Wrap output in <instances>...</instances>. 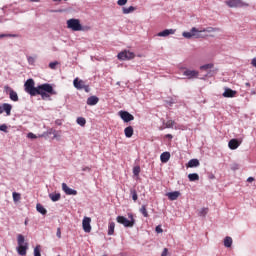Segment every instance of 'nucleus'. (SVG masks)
<instances>
[{
  "instance_id": "nucleus-1",
  "label": "nucleus",
  "mask_w": 256,
  "mask_h": 256,
  "mask_svg": "<svg viewBox=\"0 0 256 256\" xmlns=\"http://www.w3.org/2000/svg\"><path fill=\"white\" fill-rule=\"evenodd\" d=\"M24 87L25 92L31 97L41 95L42 99H47L49 98V95H55L56 93L53 86L49 83H44L35 87V80L31 78L25 82Z\"/></svg>"
},
{
  "instance_id": "nucleus-2",
  "label": "nucleus",
  "mask_w": 256,
  "mask_h": 256,
  "mask_svg": "<svg viewBox=\"0 0 256 256\" xmlns=\"http://www.w3.org/2000/svg\"><path fill=\"white\" fill-rule=\"evenodd\" d=\"M18 247L16 251L18 255L25 256L27 255V249H29V244L25 242V236L23 234H18L17 236Z\"/></svg>"
},
{
  "instance_id": "nucleus-3",
  "label": "nucleus",
  "mask_w": 256,
  "mask_h": 256,
  "mask_svg": "<svg viewBox=\"0 0 256 256\" xmlns=\"http://www.w3.org/2000/svg\"><path fill=\"white\" fill-rule=\"evenodd\" d=\"M128 218H125V216H117L116 217V221L117 223H119L120 225H123L126 228H131L135 226V218H133V214L132 213H128Z\"/></svg>"
},
{
  "instance_id": "nucleus-4",
  "label": "nucleus",
  "mask_w": 256,
  "mask_h": 256,
  "mask_svg": "<svg viewBox=\"0 0 256 256\" xmlns=\"http://www.w3.org/2000/svg\"><path fill=\"white\" fill-rule=\"evenodd\" d=\"M67 27L72 31H83V26L81 25V21L79 19H69L67 20Z\"/></svg>"
},
{
  "instance_id": "nucleus-5",
  "label": "nucleus",
  "mask_w": 256,
  "mask_h": 256,
  "mask_svg": "<svg viewBox=\"0 0 256 256\" xmlns=\"http://www.w3.org/2000/svg\"><path fill=\"white\" fill-rule=\"evenodd\" d=\"M226 5L231 9L249 7V3L244 2L243 0H228L226 1Z\"/></svg>"
},
{
  "instance_id": "nucleus-6",
  "label": "nucleus",
  "mask_w": 256,
  "mask_h": 256,
  "mask_svg": "<svg viewBox=\"0 0 256 256\" xmlns=\"http://www.w3.org/2000/svg\"><path fill=\"white\" fill-rule=\"evenodd\" d=\"M117 57L120 61H129V59L135 58V53H133L129 50H124V51L118 53Z\"/></svg>"
},
{
  "instance_id": "nucleus-7",
  "label": "nucleus",
  "mask_w": 256,
  "mask_h": 256,
  "mask_svg": "<svg viewBox=\"0 0 256 256\" xmlns=\"http://www.w3.org/2000/svg\"><path fill=\"white\" fill-rule=\"evenodd\" d=\"M119 117L122 119V121H124V123H129L135 120V116L125 110L119 111Z\"/></svg>"
},
{
  "instance_id": "nucleus-8",
  "label": "nucleus",
  "mask_w": 256,
  "mask_h": 256,
  "mask_svg": "<svg viewBox=\"0 0 256 256\" xmlns=\"http://www.w3.org/2000/svg\"><path fill=\"white\" fill-rule=\"evenodd\" d=\"M182 36L185 39H193V37H195V39H199V31L197 28L193 27L189 32H183Z\"/></svg>"
},
{
  "instance_id": "nucleus-9",
  "label": "nucleus",
  "mask_w": 256,
  "mask_h": 256,
  "mask_svg": "<svg viewBox=\"0 0 256 256\" xmlns=\"http://www.w3.org/2000/svg\"><path fill=\"white\" fill-rule=\"evenodd\" d=\"M183 75L187 77V79H197L199 77V71L186 69L183 71Z\"/></svg>"
},
{
  "instance_id": "nucleus-10",
  "label": "nucleus",
  "mask_w": 256,
  "mask_h": 256,
  "mask_svg": "<svg viewBox=\"0 0 256 256\" xmlns=\"http://www.w3.org/2000/svg\"><path fill=\"white\" fill-rule=\"evenodd\" d=\"M82 227L85 233H91V218L84 217L82 220Z\"/></svg>"
},
{
  "instance_id": "nucleus-11",
  "label": "nucleus",
  "mask_w": 256,
  "mask_h": 256,
  "mask_svg": "<svg viewBox=\"0 0 256 256\" xmlns=\"http://www.w3.org/2000/svg\"><path fill=\"white\" fill-rule=\"evenodd\" d=\"M11 109H13V106L9 103H3L0 105V115H3V113H6V115H11Z\"/></svg>"
},
{
  "instance_id": "nucleus-12",
  "label": "nucleus",
  "mask_w": 256,
  "mask_h": 256,
  "mask_svg": "<svg viewBox=\"0 0 256 256\" xmlns=\"http://www.w3.org/2000/svg\"><path fill=\"white\" fill-rule=\"evenodd\" d=\"M5 90L8 91L11 101H14V102L19 101V95H17V92H15L13 88L9 86H5Z\"/></svg>"
},
{
  "instance_id": "nucleus-13",
  "label": "nucleus",
  "mask_w": 256,
  "mask_h": 256,
  "mask_svg": "<svg viewBox=\"0 0 256 256\" xmlns=\"http://www.w3.org/2000/svg\"><path fill=\"white\" fill-rule=\"evenodd\" d=\"M223 97H225L226 99H229V98H233L237 95V91L231 89V88H227L225 87L224 88V92H223Z\"/></svg>"
},
{
  "instance_id": "nucleus-14",
  "label": "nucleus",
  "mask_w": 256,
  "mask_h": 256,
  "mask_svg": "<svg viewBox=\"0 0 256 256\" xmlns=\"http://www.w3.org/2000/svg\"><path fill=\"white\" fill-rule=\"evenodd\" d=\"M62 191L65 195H77V190L69 188L66 183H62Z\"/></svg>"
},
{
  "instance_id": "nucleus-15",
  "label": "nucleus",
  "mask_w": 256,
  "mask_h": 256,
  "mask_svg": "<svg viewBox=\"0 0 256 256\" xmlns=\"http://www.w3.org/2000/svg\"><path fill=\"white\" fill-rule=\"evenodd\" d=\"M73 85L75 89H78V91H81L85 87V81L79 80V78H75L73 81Z\"/></svg>"
},
{
  "instance_id": "nucleus-16",
  "label": "nucleus",
  "mask_w": 256,
  "mask_h": 256,
  "mask_svg": "<svg viewBox=\"0 0 256 256\" xmlns=\"http://www.w3.org/2000/svg\"><path fill=\"white\" fill-rule=\"evenodd\" d=\"M175 29H165L157 34L158 37H169V35H175Z\"/></svg>"
},
{
  "instance_id": "nucleus-17",
  "label": "nucleus",
  "mask_w": 256,
  "mask_h": 256,
  "mask_svg": "<svg viewBox=\"0 0 256 256\" xmlns=\"http://www.w3.org/2000/svg\"><path fill=\"white\" fill-rule=\"evenodd\" d=\"M86 103H87V105H90V107H93V106L97 105V103H99V97L90 96L87 98Z\"/></svg>"
},
{
  "instance_id": "nucleus-18",
  "label": "nucleus",
  "mask_w": 256,
  "mask_h": 256,
  "mask_svg": "<svg viewBox=\"0 0 256 256\" xmlns=\"http://www.w3.org/2000/svg\"><path fill=\"white\" fill-rule=\"evenodd\" d=\"M166 195L170 201H177V199H179V195H181V192L179 191L168 192Z\"/></svg>"
},
{
  "instance_id": "nucleus-19",
  "label": "nucleus",
  "mask_w": 256,
  "mask_h": 256,
  "mask_svg": "<svg viewBox=\"0 0 256 256\" xmlns=\"http://www.w3.org/2000/svg\"><path fill=\"white\" fill-rule=\"evenodd\" d=\"M241 145V142L237 139H231L228 143L229 149L235 150Z\"/></svg>"
},
{
  "instance_id": "nucleus-20",
  "label": "nucleus",
  "mask_w": 256,
  "mask_h": 256,
  "mask_svg": "<svg viewBox=\"0 0 256 256\" xmlns=\"http://www.w3.org/2000/svg\"><path fill=\"white\" fill-rule=\"evenodd\" d=\"M133 133V126H128L124 129V135L127 137V139H131V137H133Z\"/></svg>"
},
{
  "instance_id": "nucleus-21",
  "label": "nucleus",
  "mask_w": 256,
  "mask_h": 256,
  "mask_svg": "<svg viewBox=\"0 0 256 256\" xmlns=\"http://www.w3.org/2000/svg\"><path fill=\"white\" fill-rule=\"evenodd\" d=\"M169 159H171V153H169V152H163L160 155V160L162 163H167V161H169Z\"/></svg>"
},
{
  "instance_id": "nucleus-22",
  "label": "nucleus",
  "mask_w": 256,
  "mask_h": 256,
  "mask_svg": "<svg viewBox=\"0 0 256 256\" xmlns=\"http://www.w3.org/2000/svg\"><path fill=\"white\" fill-rule=\"evenodd\" d=\"M199 165H200V162L198 159H191L189 160L187 167H189L190 169H193L195 167H199Z\"/></svg>"
},
{
  "instance_id": "nucleus-23",
  "label": "nucleus",
  "mask_w": 256,
  "mask_h": 256,
  "mask_svg": "<svg viewBox=\"0 0 256 256\" xmlns=\"http://www.w3.org/2000/svg\"><path fill=\"white\" fill-rule=\"evenodd\" d=\"M49 198L51 199V201H53V203H55L61 199V194L60 193H50Z\"/></svg>"
},
{
  "instance_id": "nucleus-24",
  "label": "nucleus",
  "mask_w": 256,
  "mask_h": 256,
  "mask_svg": "<svg viewBox=\"0 0 256 256\" xmlns=\"http://www.w3.org/2000/svg\"><path fill=\"white\" fill-rule=\"evenodd\" d=\"M219 31V28L207 27L199 31V33H215Z\"/></svg>"
},
{
  "instance_id": "nucleus-25",
  "label": "nucleus",
  "mask_w": 256,
  "mask_h": 256,
  "mask_svg": "<svg viewBox=\"0 0 256 256\" xmlns=\"http://www.w3.org/2000/svg\"><path fill=\"white\" fill-rule=\"evenodd\" d=\"M231 245H233V238H231L230 236H226L224 238V247H231Z\"/></svg>"
},
{
  "instance_id": "nucleus-26",
  "label": "nucleus",
  "mask_w": 256,
  "mask_h": 256,
  "mask_svg": "<svg viewBox=\"0 0 256 256\" xmlns=\"http://www.w3.org/2000/svg\"><path fill=\"white\" fill-rule=\"evenodd\" d=\"M36 210H37L38 213H40L41 215H47V209H45V207H43V205H41V204H37V205H36Z\"/></svg>"
},
{
  "instance_id": "nucleus-27",
  "label": "nucleus",
  "mask_w": 256,
  "mask_h": 256,
  "mask_svg": "<svg viewBox=\"0 0 256 256\" xmlns=\"http://www.w3.org/2000/svg\"><path fill=\"white\" fill-rule=\"evenodd\" d=\"M133 11H135V7H133V6H130V7H123L122 8V13L124 14V15H129V13H133Z\"/></svg>"
},
{
  "instance_id": "nucleus-28",
  "label": "nucleus",
  "mask_w": 256,
  "mask_h": 256,
  "mask_svg": "<svg viewBox=\"0 0 256 256\" xmlns=\"http://www.w3.org/2000/svg\"><path fill=\"white\" fill-rule=\"evenodd\" d=\"M115 233V222H110L108 225V235H113Z\"/></svg>"
},
{
  "instance_id": "nucleus-29",
  "label": "nucleus",
  "mask_w": 256,
  "mask_h": 256,
  "mask_svg": "<svg viewBox=\"0 0 256 256\" xmlns=\"http://www.w3.org/2000/svg\"><path fill=\"white\" fill-rule=\"evenodd\" d=\"M207 213H209V208H201L198 211L199 217H207Z\"/></svg>"
},
{
  "instance_id": "nucleus-30",
  "label": "nucleus",
  "mask_w": 256,
  "mask_h": 256,
  "mask_svg": "<svg viewBox=\"0 0 256 256\" xmlns=\"http://www.w3.org/2000/svg\"><path fill=\"white\" fill-rule=\"evenodd\" d=\"M76 123L80 125V127H85L87 120L84 117H78Z\"/></svg>"
},
{
  "instance_id": "nucleus-31",
  "label": "nucleus",
  "mask_w": 256,
  "mask_h": 256,
  "mask_svg": "<svg viewBox=\"0 0 256 256\" xmlns=\"http://www.w3.org/2000/svg\"><path fill=\"white\" fill-rule=\"evenodd\" d=\"M140 213L143 215V217H149V212H147V205L141 206Z\"/></svg>"
},
{
  "instance_id": "nucleus-32",
  "label": "nucleus",
  "mask_w": 256,
  "mask_h": 256,
  "mask_svg": "<svg viewBox=\"0 0 256 256\" xmlns=\"http://www.w3.org/2000/svg\"><path fill=\"white\" fill-rule=\"evenodd\" d=\"M189 181H199V174L191 173L188 175Z\"/></svg>"
},
{
  "instance_id": "nucleus-33",
  "label": "nucleus",
  "mask_w": 256,
  "mask_h": 256,
  "mask_svg": "<svg viewBox=\"0 0 256 256\" xmlns=\"http://www.w3.org/2000/svg\"><path fill=\"white\" fill-rule=\"evenodd\" d=\"M174 126H175V121H173V120H168L165 123V128L166 129H173Z\"/></svg>"
},
{
  "instance_id": "nucleus-34",
  "label": "nucleus",
  "mask_w": 256,
  "mask_h": 256,
  "mask_svg": "<svg viewBox=\"0 0 256 256\" xmlns=\"http://www.w3.org/2000/svg\"><path fill=\"white\" fill-rule=\"evenodd\" d=\"M200 69L202 71H207L208 69H213V63L204 64V65L200 66Z\"/></svg>"
},
{
  "instance_id": "nucleus-35",
  "label": "nucleus",
  "mask_w": 256,
  "mask_h": 256,
  "mask_svg": "<svg viewBox=\"0 0 256 256\" xmlns=\"http://www.w3.org/2000/svg\"><path fill=\"white\" fill-rule=\"evenodd\" d=\"M55 131L53 128H50L47 132L42 134V137H48V135H55Z\"/></svg>"
},
{
  "instance_id": "nucleus-36",
  "label": "nucleus",
  "mask_w": 256,
  "mask_h": 256,
  "mask_svg": "<svg viewBox=\"0 0 256 256\" xmlns=\"http://www.w3.org/2000/svg\"><path fill=\"white\" fill-rule=\"evenodd\" d=\"M141 173V167L139 166H135L133 168V175H135V177H139V174Z\"/></svg>"
},
{
  "instance_id": "nucleus-37",
  "label": "nucleus",
  "mask_w": 256,
  "mask_h": 256,
  "mask_svg": "<svg viewBox=\"0 0 256 256\" xmlns=\"http://www.w3.org/2000/svg\"><path fill=\"white\" fill-rule=\"evenodd\" d=\"M130 193L132 195L133 201H137V199H139V196L137 195V191L135 189H131Z\"/></svg>"
},
{
  "instance_id": "nucleus-38",
  "label": "nucleus",
  "mask_w": 256,
  "mask_h": 256,
  "mask_svg": "<svg viewBox=\"0 0 256 256\" xmlns=\"http://www.w3.org/2000/svg\"><path fill=\"white\" fill-rule=\"evenodd\" d=\"M214 75H217V69L209 70L204 77H214Z\"/></svg>"
},
{
  "instance_id": "nucleus-39",
  "label": "nucleus",
  "mask_w": 256,
  "mask_h": 256,
  "mask_svg": "<svg viewBox=\"0 0 256 256\" xmlns=\"http://www.w3.org/2000/svg\"><path fill=\"white\" fill-rule=\"evenodd\" d=\"M41 246H36L34 248V256H41V249H40Z\"/></svg>"
},
{
  "instance_id": "nucleus-40",
  "label": "nucleus",
  "mask_w": 256,
  "mask_h": 256,
  "mask_svg": "<svg viewBox=\"0 0 256 256\" xmlns=\"http://www.w3.org/2000/svg\"><path fill=\"white\" fill-rule=\"evenodd\" d=\"M5 37H13V38H16L18 37L17 34H0V39H3Z\"/></svg>"
},
{
  "instance_id": "nucleus-41",
  "label": "nucleus",
  "mask_w": 256,
  "mask_h": 256,
  "mask_svg": "<svg viewBox=\"0 0 256 256\" xmlns=\"http://www.w3.org/2000/svg\"><path fill=\"white\" fill-rule=\"evenodd\" d=\"M27 61H28L29 65H35V57L28 56Z\"/></svg>"
},
{
  "instance_id": "nucleus-42",
  "label": "nucleus",
  "mask_w": 256,
  "mask_h": 256,
  "mask_svg": "<svg viewBox=\"0 0 256 256\" xmlns=\"http://www.w3.org/2000/svg\"><path fill=\"white\" fill-rule=\"evenodd\" d=\"M57 65H59V62H58V61H54V62H50V63H49L50 69H56V68H57Z\"/></svg>"
},
{
  "instance_id": "nucleus-43",
  "label": "nucleus",
  "mask_w": 256,
  "mask_h": 256,
  "mask_svg": "<svg viewBox=\"0 0 256 256\" xmlns=\"http://www.w3.org/2000/svg\"><path fill=\"white\" fill-rule=\"evenodd\" d=\"M127 1L128 0H118L117 5H119V7H123L124 5H127Z\"/></svg>"
},
{
  "instance_id": "nucleus-44",
  "label": "nucleus",
  "mask_w": 256,
  "mask_h": 256,
  "mask_svg": "<svg viewBox=\"0 0 256 256\" xmlns=\"http://www.w3.org/2000/svg\"><path fill=\"white\" fill-rule=\"evenodd\" d=\"M28 139H37V135H35L33 132H29L27 134Z\"/></svg>"
},
{
  "instance_id": "nucleus-45",
  "label": "nucleus",
  "mask_w": 256,
  "mask_h": 256,
  "mask_svg": "<svg viewBox=\"0 0 256 256\" xmlns=\"http://www.w3.org/2000/svg\"><path fill=\"white\" fill-rule=\"evenodd\" d=\"M0 131H3V133H7V124L0 125Z\"/></svg>"
},
{
  "instance_id": "nucleus-46",
  "label": "nucleus",
  "mask_w": 256,
  "mask_h": 256,
  "mask_svg": "<svg viewBox=\"0 0 256 256\" xmlns=\"http://www.w3.org/2000/svg\"><path fill=\"white\" fill-rule=\"evenodd\" d=\"M82 89H84L85 93H89L91 91V88L89 87V85L84 84V87H82Z\"/></svg>"
},
{
  "instance_id": "nucleus-47",
  "label": "nucleus",
  "mask_w": 256,
  "mask_h": 256,
  "mask_svg": "<svg viewBox=\"0 0 256 256\" xmlns=\"http://www.w3.org/2000/svg\"><path fill=\"white\" fill-rule=\"evenodd\" d=\"M155 231H156V233H163V228H161V226H156V228H155Z\"/></svg>"
},
{
  "instance_id": "nucleus-48",
  "label": "nucleus",
  "mask_w": 256,
  "mask_h": 256,
  "mask_svg": "<svg viewBox=\"0 0 256 256\" xmlns=\"http://www.w3.org/2000/svg\"><path fill=\"white\" fill-rule=\"evenodd\" d=\"M56 236L61 239V228H57Z\"/></svg>"
},
{
  "instance_id": "nucleus-49",
  "label": "nucleus",
  "mask_w": 256,
  "mask_h": 256,
  "mask_svg": "<svg viewBox=\"0 0 256 256\" xmlns=\"http://www.w3.org/2000/svg\"><path fill=\"white\" fill-rule=\"evenodd\" d=\"M55 125L61 126V125H63V121L61 119H57L55 121Z\"/></svg>"
},
{
  "instance_id": "nucleus-50",
  "label": "nucleus",
  "mask_w": 256,
  "mask_h": 256,
  "mask_svg": "<svg viewBox=\"0 0 256 256\" xmlns=\"http://www.w3.org/2000/svg\"><path fill=\"white\" fill-rule=\"evenodd\" d=\"M82 171H87L89 173V171H91V168L89 166L83 167Z\"/></svg>"
},
{
  "instance_id": "nucleus-51",
  "label": "nucleus",
  "mask_w": 256,
  "mask_h": 256,
  "mask_svg": "<svg viewBox=\"0 0 256 256\" xmlns=\"http://www.w3.org/2000/svg\"><path fill=\"white\" fill-rule=\"evenodd\" d=\"M168 251L169 250L167 248H164L161 256H167Z\"/></svg>"
},
{
  "instance_id": "nucleus-52",
  "label": "nucleus",
  "mask_w": 256,
  "mask_h": 256,
  "mask_svg": "<svg viewBox=\"0 0 256 256\" xmlns=\"http://www.w3.org/2000/svg\"><path fill=\"white\" fill-rule=\"evenodd\" d=\"M232 169H233V171H237V169H239V165L238 164H234L232 166Z\"/></svg>"
},
{
  "instance_id": "nucleus-53",
  "label": "nucleus",
  "mask_w": 256,
  "mask_h": 256,
  "mask_svg": "<svg viewBox=\"0 0 256 256\" xmlns=\"http://www.w3.org/2000/svg\"><path fill=\"white\" fill-rule=\"evenodd\" d=\"M247 181H248V183H253V181H255V178H253V177H248Z\"/></svg>"
},
{
  "instance_id": "nucleus-54",
  "label": "nucleus",
  "mask_w": 256,
  "mask_h": 256,
  "mask_svg": "<svg viewBox=\"0 0 256 256\" xmlns=\"http://www.w3.org/2000/svg\"><path fill=\"white\" fill-rule=\"evenodd\" d=\"M251 65H253L254 67H256V57L252 59Z\"/></svg>"
},
{
  "instance_id": "nucleus-55",
  "label": "nucleus",
  "mask_w": 256,
  "mask_h": 256,
  "mask_svg": "<svg viewBox=\"0 0 256 256\" xmlns=\"http://www.w3.org/2000/svg\"><path fill=\"white\" fill-rule=\"evenodd\" d=\"M166 137H167V139H173V135H171V134H167Z\"/></svg>"
},
{
  "instance_id": "nucleus-56",
  "label": "nucleus",
  "mask_w": 256,
  "mask_h": 256,
  "mask_svg": "<svg viewBox=\"0 0 256 256\" xmlns=\"http://www.w3.org/2000/svg\"><path fill=\"white\" fill-rule=\"evenodd\" d=\"M15 195H17V193H13V199L14 201H17V197Z\"/></svg>"
},
{
  "instance_id": "nucleus-57",
  "label": "nucleus",
  "mask_w": 256,
  "mask_h": 256,
  "mask_svg": "<svg viewBox=\"0 0 256 256\" xmlns=\"http://www.w3.org/2000/svg\"><path fill=\"white\" fill-rule=\"evenodd\" d=\"M15 195H17V193H13V199L14 201H17V197Z\"/></svg>"
},
{
  "instance_id": "nucleus-58",
  "label": "nucleus",
  "mask_w": 256,
  "mask_h": 256,
  "mask_svg": "<svg viewBox=\"0 0 256 256\" xmlns=\"http://www.w3.org/2000/svg\"><path fill=\"white\" fill-rule=\"evenodd\" d=\"M54 139H57V130H55Z\"/></svg>"
},
{
  "instance_id": "nucleus-59",
  "label": "nucleus",
  "mask_w": 256,
  "mask_h": 256,
  "mask_svg": "<svg viewBox=\"0 0 256 256\" xmlns=\"http://www.w3.org/2000/svg\"><path fill=\"white\" fill-rule=\"evenodd\" d=\"M175 102L173 101V100H171L170 102H169V105H173Z\"/></svg>"
},
{
  "instance_id": "nucleus-60",
  "label": "nucleus",
  "mask_w": 256,
  "mask_h": 256,
  "mask_svg": "<svg viewBox=\"0 0 256 256\" xmlns=\"http://www.w3.org/2000/svg\"><path fill=\"white\" fill-rule=\"evenodd\" d=\"M1 9H2V11H5V9H7V6H4Z\"/></svg>"
},
{
  "instance_id": "nucleus-61",
  "label": "nucleus",
  "mask_w": 256,
  "mask_h": 256,
  "mask_svg": "<svg viewBox=\"0 0 256 256\" xmlns=\"http://www.w3.org/2000/svg\"><path fill=\"white\" fill-rule=\"evenodd\" d=\"M116 85H121V82H117Z\"/></svg>"
},
{
  "instance_id": "nucleus-62",
  "label": "nucleus",
  "mask_w": 256,
  "mask_h": 256,
  "mask_svg": "<svg viewBox=\"0 0 256 256\" xmlns=\"http://www.w3.org/2000/svg\"><path fill=\"white\" fill-rule=\"evenodd\" d=\"M24 224L27 225V220H25Z\"/></svg>"
},
{
  "instance_id": "nucleus-63",
  "label": "nucleus",
  "mask_w": 256,
  "mask_h": 256,
  "mask_svg": "<svg viewBox=\"0 0 256 256\" xmlns=\"http://www.w3.org/2000/svg\"><path fill=\"white\" fill-rule=\"evenodd\" d=\"M35 1H39V0H35Z\"/></svg>"
}]
</instances>
